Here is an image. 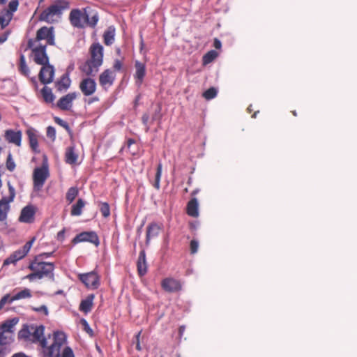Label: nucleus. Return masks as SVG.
Masks as SVG:
<instances>
[{"instance_id": "obj_1", "label": "nucleus", "mask_w": 357, "mask_h": 357, "mask_svg": "<svg viewBox=\"0 0 357 357\" xmlns=\"http://www.w3.org/2000/svg\"><path fill=\"white\" fill-rule=\"evenodd\" d=\"M98 12L90 6L82 9H72L69 14V21L73 27L84 29L96 27L99 21Z\"/></svg>"}, {"instance_id": "obj_2", "label": "nucleus", "mask_w": 357, "mask_h": 357, "mask_svg": "<svg viewBox=\"0 0 357 357\" xmlns=\"http://www.w3.org/2000/svg\"><path fill=\"white\" fill-rule=\"evenodd\" d=\"M103 47L99 43H93L89 50V57L79 66L86 76H95L103 63Z\"/></svg>"}, {"instance_id": "obj_3", "label": "nucleus", "mask_w": 357, "mask_h": 357, "mask_svg": "<svg viewBox=\"0 0 357 357\" xmlns=\"http://www.w3.org/2000/svg\"><path fill=\"white\" fill-rule=\"evenodd\" d=\"M70 7V3L67 0H55L45 9L39 15V20L47 23L57 22L61 17L64 10Z\"/></svg>"}, {"instance_id": "obj_4", "label": "nucleus", "mask_w": 357, "mask_h": 357, "mask_svg": "<svg viewBox=\"0 0 357 357\" xmlns=\"http://www.w3.org/2000/svg\"><path fill=\"white\" fill-rule=\"evenodd\" d=\"M65 342L66 335L63 333L58 331L54 333L53 342L46 350L43 351L45 356L47 357H75L72 349L69 347L64 348L61 356V348Z\"/></svg>"}, {"instance_id": "obj_5", "label": "nucleus", "mask_w": 357, "mask_h": 357, "mask_svg": "<svg viewBox=\"0 0 357 357\" xmlns=\"http://www.w3.org/2000/svg\"><path fill=\"white\" fill-rule=\"evenodd\" d=\"M29 268L32 271V273L26 276L29 280L41 279L44 277L54 278V266L52 263L41 261L38 257H36L30 264Z\"/></svg>"}, {"instance_id": "obj_6", "label": "nucleus", "mask_w": 357, "mask_h": 357, "mask_svg": "<svg viewBox=\"0 0 357 357\" xmlns=\"http://www.w3.org/2000/svg\"><path fill=\"white\" fill-rule=\"evenodd\" d=\"M45 40V45H54V27L42 26L36 31L35 38H30L28 40V47H33V45L41 43L40 41Z\"/></svg>"}, {"instance_id": "obj_7", "label": "nucleus", "mask_w": 357, "mask_h": 357, "mask_svg": "<svg viewBox=\"0 0 357 357\" xmlns=\"http://www.w3.org/2000/svg\"><path fill=\"white\" fill-rule=\"evenodd\" d=\"M46 45L39 43L33 45L32 47H26L25 50H31V56L33 61L38 65H45L49 63V57L46 52Z\"/></svg>"}, {"instance_id": "obj_8", "label": "nucleus", "mask_w": 357, "mask_h": 357, "mask_svg": "<svg viewBox=\"0 0 357 357\" xmlns=\"http://www.w3.org/2000/svg\"><path fill=\"white\" fill-rule=\"evenodd\" d=\"M49 176L50 173L47 165L36 168L33 174L34 190L37 191L40 190Z\"/></svg>"}, {"instance_id": "obj_9", "label": "nucleus", "mask_w": 357, "mask_h": 357, "mask_svg": "<svg viewBox=\"0 0 357 357\" xmlns=\"http://www.w3.org/2000/svg\"><path fill=\"white\" fill-rule=\"evenodd\" d=\"M14 325L13 321H6L0 326V345L9 344L13 341L12 328Z\"/></svg>"}, {"instance_id": "obj_10", "label": "nucleus", "mask_w": 357, "mask_h": 357, "mask_svg": "<svg viewBox=\"0 0 357 357\" xmlns=\"http://www.w3.org/2000/svg\"><path fill=\"white\" fill-rule=\"evenodd\" d=\"M116 80V73L110 68L104 70L98 77V82L102 90L107 91Z\"/></svg>"}, {"instance_id": "obj_11", "label": "nucleus", "mask_w": 357, "mask_h": 357, "mask_svg": "<svg viewBox=\"0 0 357 357\" xmlns=\"http://www.w3.org/2000/svg\"><path fill=\"white\" fill-rule=\"evenodd\" d=\"M78 278L89 289H96L100 285V277L95 271L80 273Z\"/></svg>"}, {"instance_id": "obj_12", "label": "nucleus", "mask_w": 357, "mask_h": 357, "mask_svg": "<svg viewBox=\"0 0 357 357\" xmlns=\"http://www.w3.org/2000/svg\"><path fill=\"white\" fill-rule=\"evenodd\" d=\"M82 242H89L96 246L100 243L99 238L95 231H83L76 235L72 240L73 244H77Z\"/></svg>"}, {"instance_id": "obj_13", "label": "nucleus", "mask_w": 357, "mask_h": 357, "mask_svg": "<svg viewBox=\"0 0 357 357\" xmlns=\"http://www.w3.org/2000/svg\"><path fill=\"white\" fill-rule=\"evenodd\" d=\"M9 192V197H3L0 200V221H3L7 218V215L10 209L9 203L13 201L15 196V190L10 185Z\"/></svg>"}, {"instance_id": "obj_14", "label": "nucleus", "mask_w": 357, "mask_h": 357, "mask_svg": "<svg viewBox=\"0 0 357 357\" xmlns=\"http://www.w3.org/2000/svg\"><path fill=\"white\" fill-rule=\"evenodd\" d=\"M87 76L84 78L79 83V88L85 96H92L96 91L97 84L94 79Z\"/></svg>"}, {"instance_id": "obj_15", "label": "nucleus", "mask_w": 357, "mask_h": 357, "mask_svg": "<svg viewBox=\"0 0 357 357\" xmlns=\"http://www.w3.org/2000/svg\"><path fill=\"white\" fill-rule=\"evenodd\" d=\"M45 328L40 325L36 327H31V340L33 342H39L40 347L44 350H46L47 342L46 338L44 337Z\"/></svg>"}, {"instance_id": "obj_16", "label": "nucleus", "mask_w": 357, "mask_h": 357, "mask_svg": "<svg viewBox=\"0 0 357 357\" xmlns=\"http://www.w3.org/2000/svg\"><path fill=\"white\" fill-rule=\"evenodd\" d=\"M42 68L39 72L38 77L41 83L44 84H50L53 81L54 75V66L47 64L41 65Z\"/></svg>"}, {"instance_id": "obj_17", "label": "nucleus", "mask_w": 357, "mask_h": 357, "mask_svg": "<svg viewBox=\"0 0 357 357\" xmlns=\"http://www.w3.org/2000/svg\"><path fill=\"white\" fill-rule=\"evenodd\" d=\"M77 93L76 92L69 93L62 96L56 103V106L63 111H69L73 107V102L77 98Z\"/></svg>"}, {"instance_id": "obj_18", "label": "nucleus", "mask_w": 357, "mask_h": 357, "mask_svg": "<svg viewBox=\"0 0 357 357\" xmlns=\"http://www.w3.org/2000/svg\"><path fill=\"white\" fill-rule=\"evenodd\" d=\"M162 288L167 292L173 293L179 291L181 288L180 281L172 278H167L162 280Z\"/></svg>"}, {"instance_id": "obj_19", "label": "nucleus", "mask_w": 357, "mask_h": 357, "mask_svg": "<svg viewBox=\"0 0 357 357\" xmlns=\"http://www.w3.org/2000/svg\"><path fill=\"white\" fill-rule=\"evenodd\" d=\"M36 207L33 205H28L24 207L19 217V221L24 223H32L34 221Z\"/></svg>"}, {"instance_id": "obj_20", "label": "nucleus", "mask_w": 357, "mask_h": 357, "mask_svg": "<svg viewBox=\"0 0 357 357\" xmlns=\"http://www.w3.org/2000/svg\"><path fill=\"white\" fill-rule=\"evenodd\" d=\"M22 133L20 130H14L8 129L5 131V139L10 144H13L17 146H20L22 144Z\"/></svg>"}, {"instance_id": "obj_21", "label": "nucleus", "mask_w": 357, "mask_h": 357, "mask_svg": "<svg viewBox=\"0 0 357 357\" xmlns=\"http://www.w3.org/2000/svg\"><path fill=\"white\" fill-rule=\"evenodd\" d=\"M135 79L136 84L140 86L144 81V78L146 75V66L144 63L135 61Z\"/></svg>"}, {"instance_id": "obj_22", "label": "nucleus", "mask_w": 357, "mask_h": 357, "mask_svg": "<svg viewBox=\"0 0 357 357\" xmlns=\"http://www.w3.org/2000/svg\"><path fill=\"white\" fill-rule=\"evenodd\" d=\"M161 229L162 227L158 224L155 222L150 223L146 228V243L149 244L150 240L158 236Z\"/></svg>"}, {"instance_id": "obj_23", "label": "nucleus", "mask_w": 357, "mask_h": 357, "mask_svg": "<svg viewBox=\"0 0 357 357\" xmlns=\"http://www.w3.org/2000/svg\"><path fill=\"white\" fill-rule=\"evenodd\" d=\"M95 295L93 294H89L84 299L82 300L79 310L84 314L90 312L93 306V300Z\"/></svg>"}, {"instance_id": "obj_24", "label": "nucleus", "mask_w": 357, "mask_h": 357, "mask_svg": "<svg viewBox=\"0 0 357 357\" xmlns=\"http://www.w3.org/2000/svg\"><path fill=\"white\" fill-rule=\"evenodd\" d=\"M26 133L28 137L29 142L31 149L32 151L35 153H38V135L36 134V132L33 128H29Z\"/></svg>"}, {"instance_id": "obj_25", "label": "nucleus", "mask_w": 357, "mask_h": 357, "mask_svg": "<svg viewBox=\"0 0 357 357\" xmlns=\"http://www.w3.org/2000/svg\"><path fill=\"white\" fill-rule=\"evenodd\" d=\"M137 271L140 276L144 275L147 273V265L146 261V252L141 250L137 261Z\"/></svg>"}, {"instance_id": "obj_26", "label": "nucleus", "mask_w": 357, "mask_h": 357, "mask_svg": "<svg viewBox=\"0 0 357 357\" xmlns=\"http://www.w3.org/2000/svg\"><path fill=\"white\" fill-rule=\"evenodd\" d=\"M34 241H35V238H33L31 240L26 242L22 248L15 251L13 253L14 257H15L17 258V259H18V260L23 259L29 252Z\"/></svg>"}, {"instance_id": "obj_27", "label": "nucleus", "mask_w": 357, "mask_h": 357, "mask_svg": "<svg viewBox=\"0 0 357 357\" xmlns=\"http://www.w3.org/2000/svg\"><path fill=\"white\" fill-rule=\"evenodd\" d=\"M186 213L188 215L197 218L199 215L198 202L196 198H192L188 203Z\"/></svg>"}, {"instance_id": "obj_28", "label": "nucleus", "mask_w": 357, "mask_h": 357, "mask_svg": "<svg viewBox=\"0 0 357 357\" xmlns=\"http://www.w3.org/2000/svg\"><path fill=\"white\" fill-rule=\"evenodd\" d=\"M78 154L75 151L74 146H69L66 149L65 153V161L70 165H74L77 162Z\"/></svg>"}, {"instance_id": "obj_29", "label": "nucleus", "mask_w": 357, "mask_h": 357, "mask_svg": "<svg viewBox=\"0 0 357 357\" xmlns=\"http://www.w3.org/2000/svg\"><path fill=\"white\" fill-rule=\"evenodd\" d=\"M13 17V15L10 11L5 10L4 9L0 11V26L2 29L9 24Z\"/></svg>"}, {"instance_id": "obj_30", "label": "nucleus", "mask_w": 357, "mask_h": 357, "mask_svg": "<svg viewBox=\"0 0 357 357\" xmlns=\"http://www.w3.org/2000/svg\"><path fill=\"white\" fill-rule=\"evenodd\" d=\"M70 85V79L67 75H63L61 78L55 83L56 88L59 91L68 89Z\"/></svg>"}, {"instance_id": "obj_31", "label": "nucleus", "mask_w": 357, "mask_h": 357, "mask_svg": "<svg viewBox=\"0 0 357 357\" xmlns=\"http://www.w3.org/2000/svg\"><path fill=\"white\" fill-rule=\"evenodd\" d=\"M86 203L82 199H78L76 204H73L71 208L70 215L72 216H79L82 213V209Z\"/></svg>"}, {"instance_id": "obj_32", "label": "nucleus", "mask_w": 357, "mask_h": 357, "mask_svg": "<svg viewBox=\"0 0 357 357\" xmlns=\"http://www.w3.org/2000/svg\"><path fill=\"white\" fill-rule=\"evenodd\" d=\"M115 29L114 27H109L103 34L104 43L106 45H112L114 41Z\"/></svg>"}, {"instance_id": "obj_33", "label": "nucleus", "mask_w": 357, "mask_h": 357, "mask_svg": "<svg viewBox=\"0 0 357 357\" xmlns=\"http://www.w3.org/2000/svg\"><path fill=\"white\" fill-rule=\"evenodd\" d=\"M31 296L32 294L31 290L29 289L25 288L12 296L10 301H15L17 300L29 298Z\"/></svg>"}, {"instance_id": "obj_34", "label": "nucleus", "mask_w": 357, "mask_h": 357, "mask_svg": "<svg viewBox=\"0 0 357 357\" xmlns=\"http://www.w3.org/2000/svg\"><path fill=\"white\" fill-rule=\"evenodd\" d=\"M18 69H19L20 73L22 75H23L26 77H28L29 75V73H30L29 68L26 65L25 56L22 54L20 56V63H19Z\"/></svg>"}, {"instance_id": "obj_35", "label": "nucleus", "mask_w": 357, "mask_h": 357, "mask_svg": "<svg viewBox=\"0 0 357 357\" xmlns=\"http://www.w3.org/2000/svg\"><path fill=\"white\" fill-rule=\"evenodd\" d=\"M41 93L44 100L47 103H52L54 101L55 97L50 88L44 86L41 90Z\"/></svg>"}, {"instance_id": "obj_36", "label": "nucleus", "mask_w": 357, "mask_h": 357, "mask_svg": "<svg viewBox=\"0 0 357 357\" xmlns=\"http://www.w3.org/2000/svg\"><path fill=\"white\" fill-rule=\"evenodd\" d=\"M218 56V53L215 50H211L203 56V65H207L211 63Z\"/></svg>"}, {"instance_id": "obj_37", "label": "nucleus", "mask_w": 357, "mask_h": 357, "mask_svg": "<svg viewBox=\"0 0 357 357\" xmlns=\"http://www.w3.org/2000/svg\"><path fill=\"white\" fill-rule=\"evenodd\" d=\"M161 175H162V164L160 162L157 166L156 172H155V178H154V183H153V187L157 190H159L160 188V183Z\"/></svg>"}, {"instance_id": "obj_38", "label": "nucleus", "mask_w": 357, "mask_h": 357, "mask_svg": "<svg viewBox=\"0 0 357 357\" xmlns=\"http://www.w3.org/2000/svg\"><path fill=\"white\" fill-rule=\"evenodd\" d=\"M79 191L77 187H71L70 188L66 193V200L70 204L72 203L76 197L78 195Z\"/></svg>"}, {"instance_id": "obj_39", "label": "nucleus", "mask_w": 357, "mask_h": 357, "mask_svg": "<svg viewBox=\"0 0 357 357\" xmlns=\"http://www.w3.org/2000/svg\"><path fill=\"white\" fill-rule=\"evenodd\" d=\"M217 93H218L217 89L214 87H211L203 93L202 96L206 100H211V99L214 98L215 97H216Z\"/></svg>"}, {"instance_id": "obj_40", "label": "nucleus", "mask_w": 357, "mask_h": 357, "mask_svg": "<svg viewBox=\"0 0 357 357\" xmlns=\"http://www.w3.org/2000/svg\"><path fill=\"white\" fill-rule=\"evenodd\" d=\"M31 329L30 330L28 326H26L20 331L18 337L22 339L31 340Z\"/></svg>"}, {"instance_id": "obj_41", "label": "nucleus", "mask_w": 357, "mask_h": 357, "mask_svg": "<svg viewBox=\"0 0 357 357\" xmlns=\"http://www.w3.org/2000/svg\"><path fill=\"white\" fill-rule=\"evenodd\" d=\"M100 212L103 217L107 218L110 215V208L109 205L107 202H103L101 204L100 206Z\"/></svg>"}, {"instance_id": "obj_42", "label": "nucleus", "mask_w": 357, "mask_h": 357, "mask_svg": "<svg viewBox=\"0 0 357 357\" xmlns=\"http://www.w3.org/2000/svg\"><path fill=\"white\" fill-rule=\"evenodd\" d=\"M18 6V0H11L8 3V8L4 10L11 12V14L13 15V13L17 10Z\"/></svg>"}, {"instance_id": "obj_43", "label": "nucleus", "mask_w": 357, "mask_h": 357, "mask_svg": "<svg viewBox=\"0 0 357 357\" xmlns=\"http://www.w3.org/2000/svg\"><path fill=\"white\" fill-rule=\"evenodd\" d=\"M54 120L56 123H57L58 125H59L61 127H63V128H65L67 131L70 130V128L68 123L66 122L65 121L62 120L59 117H54Z\"/></svg>"}, {"instance_id": "obj_44", "label": "nucleus", "mask_w": 357, "mask_h": 357, "mask_svg": "<svg viewBox=\"0 0 357 357\" xmlns=\"http://www.w3.org/2000/svg\"><path fill=\"white\" fill-rule=\"evenodd\" d=\"M11 296L9 294L4 295L0 300V310L3 307L6 303H11L13 301H10Z\"/></svg>"}, {"instance_id": "obj_45", "label": "nucleus", "mask_w": 357, "mask_h": 357, "mask_svg": "<svg viewBox=\"0 0 357 357\" xmlns=\"http://www.w3.org/2000/svg\"><path fill=\"white\" fill-rule=\"evenodd\" d=\"M123 61L119 59H115L113 64V71H121L123 69Z\"/></svg>"}, {"instance_id": "obj_46", "label": "nucleus", "mask_w": 357, "mask_h": 357, "mask_svg": "<svg viewBox=\"0 0 357 357\" xmlns=\"http://www.w3.org/2000/svg\"><path fill=\"white\" fill-rule=\"evenodd\" d=\"M47 137L52 139L53 141L56 138V130L54 127L52 126H48L47 128Z\"/></svg>"}, {"instance_id": "obj_47", "label": "nucleus", "mask_w": 357, "mask_h": 357, "mask_svg": "<svg viewBox=\"0 0 357 357\" xmlns=\"http://www.w3.org/2000/svg\"><path fill=\"white\" fill-rule=\"evenodd\" d=\"M81 324L84 327V330L88 333L91 336H93V330L91 328V327L89 326L88 322L86 321V320L85 319H82L81 320Z\"/></svg>"}, {"instance_id": "obj_48", "label": "nucleus", "mask_w": 357, "mask_h": 357, "mask_svg": "<svg viewBox=\"0 0 357 357\" xmlns=\"http://www.w3.org/2000/svg\"><path fill=\"white\" fill-rule=\"evenodd\" d=\"M19 260L17 259L15 257L13 254H11L7 259H6L3 261V266L9 265L10 264H15Z\"/></svg>"}, {"instance_id": "obj_49", "label": "nucleus", "mask_w": 357, "mask_h": 357, "mask_svg": "<svg viewBox=\"0 0 357 357\" xmlns=\"http://www.w3.org/2000/svg\"><path fill=\"white\" fill-rule=\"evenodd\" d=\"M19 260L17 259L15 257L13 254H11L7 259H6L3 261V266L9 265L10 264H15Z\"/></svg>"}, {"instance_id": "obj_50", "label": "nucleus", "mask_w": 357, "mask_h": 357, "mask_svg": "<svg viewBox=\"0 0 357 357\" xmlns=\"http://www.w3.org/2000/svg\"><path fill=\"white\" fill-rule=\"evenodd\" d=\"M199 247L198 242L196 240H192L190 244L191 254H195L197 252Z\"/></svg>"}, {"instance_id": "obj_51", "label": "nucleus", "mask_w": 357, "mask_h": 357, "mask_svg": "<svg viewBox=\"0 0 357 357\" xmlns=\"http://www.w3.org/2000/svg\"><path fill=\"white\" fill-rule=\"evenodd\" d=\"M7 169L10 171H13L15 167V162L12 160L10 155H8L6 161Z\"/></svg>"}, {"instance_id": "obj_52", "label": "nucleus", "mask_w": 357, "mask_h": 357, "mask_svg": "<svg viewBox=\"0 0 357 357\" xmlns=\"http://www.w3.org/2000/svg\"><path fill=\"white\" fill-rule=\"evenodd\" d=\"M33 310L36 312H42L45 315L48 314V310L47 307L45 305H41L39 307H34Z\"/></svg>"}, {"instance_id": "obj_53", "label": "nucleus", "mask_w": 357, "mask_h": 357, "mask_svg": "<svg viewBox=\"0 0 357 357\" xmlns=\"http://www.w3.org/2000/svg\"><path fill=\"white\" fill-rule=\"evenodd\" d=\"M141 333H142V331H139L135 335V339H136V347H136V349L138 350V351H141L142 350L140 342H139V337H140Z\"/></svg>"}, {"instance_id": "obj_54", "label": "nucleus", "mask_w": 357, "mask_h": 357, "mask_svg": "<svg viewBox=\"0 0 357 357\" xmlns=\"http://www.w3.org/2000/svg\"><path fill=\"white\" fill-rule=\"evenodd\" d=\"M56 238L58 241H63L65 238V229L59 231Z\"/></svg>"}, {"instance_id": "obj_55", "label": "nucleus", "mask_w": 357, "mask_h": 357, "mask_svg": "<svg viewBox=\"0 0 357 357\" xmlns=\"http://www.w3.org/2000/svg\"><path fill=\"white\" fill-rule=\"evenodd\" d=\"M10 31H6L0 36V44L4 43L7 40Z\"/></svg>"}, {"instance_id": "obj_56", "label": "nucleus", "mask_w": 357, "mask_h": 357, "mask_svg": "<svg viewBox=\"0 0 357 357\" xmlns=\"http://www.w3.org/2000/svg\"><path fill=\"white\" fill-rule=\"evenodd\" d=\"M213 47L217 50L220 49L222 47L221 41L215 38L213 40Z\"/></svg>"}, {"instance_id": "obj_57", "label": "nucleus", "mask_w": 357, "mask_h": 357, "mask_svg": "<svg viewBox=\"0 0 357 357\" xmlns=\"http://www.w3.org/2000/svg\"><path fill=\"white\" fill-rule=\"evenodd\" d=\"M149 119V116L147 114H144L142 116V121L144 125L147 126Z\"/></svg>"}, {"instance_id": "obj_58", "label": "nucleus", "mask_w": 357, "mask_h": 357, "mask_svg": "<svg viewBox=\"0 0 357 357\" xmlns=\"http://www.w3.org/2000/svg\"><path fill=\"white\" fill-rule=\"evenodd\" d=\"M98 101H99V98L98 96H94V97L91 98L89 100L88 103L91 104L94 102H98Z\"/></svg>"}, {"instance_id": "obj_59", "label": "nucleus", "mask_w": 357, "mask_h": 357, "mask_svg": "<svg viewBox=\"0 0 357 357\" xmlns=\"http://www.w3.org/2000/svg\"><path fill=\"white\" fill-rule=\"evenodd\" d=\"M52 255V252H45V253H43V254L37 256L36 257H38V259L40 260V259L42 258L43 256L48 257L51 256Z\"/></svg>"}, {"instance_id": "obj_60", "label": "nucleus", "mask_w": 357, "mask_h": 357, "mask_svg": "<svg viewBox=\"0 0 357 357\" xmlns=\"http://www.w3.org/2000/svg\"><path fill=\"white\" fill-rule=\"evenodd\" d=\"M12 357H28L23 353H17L15 354Z\"/></svg>"}, {"instance_id": "obj_61", "label": "nucleus", "mask_w": 357, "mask_h": 357, "mask_svg": "<svg viewBox=\"0 0 357 357\" xmlns=\"http://www.w3.org/2000/svg\"><path fill=\"white\" fill-rule=\"evenodd\" d=\"M134 143H135V140L132 139H129L128 141V146H130L131 144H132Z\"/></svg>"}, {"instance_id": "obj_62", "label": "nucleus", "mask_w": 357, "mask_h": 357, "mask_svg": "<svg viewBox=\"0 0 357 357\" xmlns=\"http://www.w3.org/2000/svg\"><path fill=\"white\" fill-rule=\"evenodd\" d=\"M198 192H199V190H198V189H195V190H194L192 192L191 195H192V196H195L197 193H198Z\"/></svg>"}, {"instance_id": "obj_63", "label": "nucleus", "mask_w": 357, "mask_h": 357, "mask_svg": "<svg viewBox=\"0 0 357 357\" xmlns=\"http://www.w3.org/2000/svg\"><path fill=\"white\" fill-rule=\"evenodd\" d=\"M4 356V351L3 349H0V357Z\"/></svg>"}, {"instance_id": "obj_64", "label": "nucleus", "mask_w": 357, "mask_h": 357, "mask_svg": "<svg viewBox=\"0 0 357 357\" xmlns=\"http://www.w3.org/2000/svg\"><path fill=\"white\" fill-rule=\"evenodd\" d=\"M247 110H248V112L249 113H251V112H252V105H250V106L248 107Z\"/></svg>"}]
</instances>
